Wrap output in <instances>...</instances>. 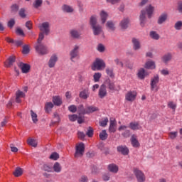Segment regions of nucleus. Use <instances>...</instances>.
Listing matches in <instances>:
<instances>
[{
	"label": "nucleus",
	"mask_w": 182,
	"mask_h": 182,
	"mask_svg": "<svg viewBox=\"0 0 182 182\" xmlns=\"http://www.w3.org/2000/svg\"><path fill=\"white\" fill-rule=\"evenodd\" d=\"M35 49L38 55H43L49 53L48 46L43 43H36L35 46Z\"/></svg>",
	"instance_id": "obj_4"
},
{
	"label": "nucleus",
	"mask_w": 182,
	"mask_h": 182,
	"mask_svg": "<svg viewBox=\"0 0 182 182\" xmlns=\"http://www.w3.org/2000/svg\"><path fill=\"white\" fill-rule=\"evenodd\" d=\"M100 16L102 23H105L106 21H107V17L109 16V15L106 11H102L100 13Z\"/></svg>",
	"instance_id": "obj_27"
},
{
	"label": "nucleus",
	"mask_w": 182,
	"mask_h": 182,
	"mask_svg": "<svg viewBox=\"0 0 182 182\" xmlns=\"http://www.w3.org/2000/svg\"><path fill=\"white\" fill-rule=\"evenodd\" d=\"M133 171L138 182L146 181V176H144V173L141 171L137 168H134Z\"/></svg>",
	"instance_id": "obj_7"
},
{
	"label": "nucleus",
	"mask_w": 182,
	"mask_h": 182,
	"mask_svg": "<svg viewBox=\"0 0 182 182\" xmlns=\"http://www.w3.org/2000/svg\"><path fill=\"white\" fill-rule=\"evenodd\" d=\"M78 139H80L81 140H83L85 137H86V134H85L82 132H78L77 133Z\"/></svg>",
	"instance_id": "obj_60"
},
{
	"label": "nucleus",
	"mask_w": 182,
	"mask_h": 182,
	"mask_svg": "<svg viewBox=\"0 0 182 182\" xmlns=\"http://www.w3.org/2000/svg\"><path fill=\"white\" fill-rule=\"evenodd\" d=\"M43 2V1L42 0H36L33 3L34 8H39V6L42 5Z\"/></svg>",
	"instance_id": "obj_52"
},
{
	"label": "nucleus",
	"mask_w": 182,
	"mask_h": 182,
	"mask_svg": "<svg viewBox=\"0 0 182 182\" xmlns=\"http://www.w3.org/2000/svg\"><path fill=\"white\" fill-rule=\"evenodd\" d=\"M176 9L179 14H182V0L178 1Z\"/></svg>",
	"instance_id": "obj_49"
},
{
	"label": "nucleus",
	"mask_w": 182,
	"mask_h": 182,
	"mask_svg": "<svg viewBox=\"0 0 182 182\" xmlns=\"http://www.w3.org/2000/svg\"><path fill=\"white\" fill-rule=\"evenodd\" d=\"M58 62V55H53L49 61H48V67L52 69V68H55V65H56V63Z\"/></svg>",
	"instance_id": "obj_14"
},
{
	"label": "nucleus",
	"mask_w": 182,
	"mask_h": 182,
	"mask_svg": "<svg viewBox=\"0 0 182 182\" xmlns=\"http://www.w3.org/2000/svg\"><path fill=\"white\" fill-rule=\"evenodd\" d=\"M98 95L101 99H103V97H105L106 95H107V91L106 90V85H101Z\"/></svg>",
	"instance_id": "obj_20"
},
{
	"label": "nucleus",
	"mask_w": 182,
	"mask_h": 182,
	"mask_svg": "<svg viewBox=\"0 0 182 182\" xmlns=\"http://www.w3.org/2000/svg\"><path fill=\"white\" fill-rule=\"evenodd\" d=\"M106 26L107 28H108L109 31H114V29H116V28L114 27V23H113V21H107Z\"/></svg>",
	"instance_id": "obj_41"
},
{
	"label": "nucleus",
	"mask_w": 182,
	"mask_h": 182,
	"mask_svg": "<svg viewBox=\"0 0 182 182\" xmlns=\"http://www.w3.org/2000/svg\"><path fill=\"white\" fill-rule=\"evenodd\" d=\"M84 153H85V144L82 142L77 144L75 147V157L76 159L79 157H82Z\"/></svg>",
	"instance_id": "obj_6"
},
{
	"label": "nucleus",
	"mask_w": 182,
	"mask_h": 182,
	"mask_svg": "<svg viewBox=\"0 0 182 182\" xmlns=\"http://www.w3.org/2000/svg\"><path fill=\"white\" fill-rule=\"evenodd\" d=\"M108 170L111 173H114V174H116V173H117V171H119V166H117V165H116L114 164H111L108 165Z\"/></svg>",
	"instance_id": "obj_25"
},
{
	"label": "nucleus",
	"mask_w": 182,
	"mask_h": 182,
	"mask_svg": "<svg viewBox=\"0 0 182 182\" xmlns=\"http://www.w3.org/2000/svg\"><path fill=\"white\" fill-rule=\"evenodd\" d=\"M116 124H117L116 119H110L109 128L110 133H114V132H116Z\"/></svg>",
	"instance_id": "obj_23"
},
{
	"label": "nucleus",
	"mask_w": 182,
	"mask_h": 182,
	"mask_svg": "<svg viewBox=\"0 0 182 182\" xmlns=\"http://www.w3.org/2000/svg\"><path fill=\"white\" fill-rule=\"evenodd\" d=\"M107 123H109V119H107V117L102 119V121L100 122V124L102 127L107 126Z\"/></svg>",
	"instance_id": "obj_47"
},
{
	"label": "nucleus",
	"mask_w": 182,
	"mask_h": 182,
	"mask_svg": "<svg viewBox=\"0 0 182 182\" xmlns=\"http://www.w3.org/2000/svg\"><path fill=\"white\" fill-rule=\"evenodd\" d=\"M159 82H160V77L158 75L154 76V77L151 79V90L159 92V87L157 86Z\"/></svg>",
	"instance_id": "obj_8"
},
{
	"label": "nucleus",
	"mask_w": 182,
	"mask_h": 182,
	"mask_svg": "<svg viewBox=\"0 0 182 182\" xmlns=\"http://www.w3.org/2000/svg\"><path fill=\"white\" fill-rule=\"evenodd\" d=\"M105 49V48L103 44H98L97 47V50H98V52H104Z\"/></svg>",
	"instance_id": "obj_57"
},
{
	"label": "nucleus",
	"mask_w": 182,
	"mask_h": 182,
	"mask_svg": "<svg viewBox=\"0 0 182 182\" xmlns=\"http://www.w3.org/2000/svg\"><path fill=\"white\" fill-rule=\"evenodd\" d=\"M132 43L134 50H139L141 48V44H140V41L137 38H132Z\"/></svg>",
	"instance_id": "obj_24"
},
{
	"label": "nucleus",
	"mask_w": 182,
	"mask_h": 182,
	"mask_svg": "<svg viewBox=\"0 0 182 182\" xmlns=\"http://www.w3.org/2000/svg\"><path fill=\"white\" fill-rule=\"evenodd\" d=\"M117 151L123 154V156H127L129 154V148L126 146H119L117 147Z\"/></svg>",
	"instance_id": "obj_17"
},
{
	"label": "nucleus",
	"mask_w": 182,
	"mask_h": 182,
	"mask_svg": "<svg viewBox=\"0 0 182 182\" xmlns=\"http://www.w3.org/2000/svg\"><path fill=\"white\" fill-rule=\"evenodd\" d=\"M16 32L17 35H19L20 36H25V33H23V31L20 28H16Z\"/></svg>",
	"instance_id": "obj_58"
},
{
	"label": "nucleus",
	"mask_w": 182,
	"mask_h": 182,
	"mask_svg": "<svg viewBox=\"0 0 182 182\" xmlns=\"http://www.w3.org/2000/svg\"><path fill=\"white\" fill-rule=\"evenodd\" d=\"M173 59V55L170 53H168L164 55L161 58V60L165 65H167Z\"/></svg>",
	"instance_id": "obj_16"
},
{
	"label": "nucleus",
	"mask_w": 182,
	"mask_h": 182,
	"mask_svg": "<svg viewBox=\"0 0 182 182\" xmlns=\"http://www.w3.org/2000/svg\"><path fill=\"white\" fill-rule=\"evenodd\" d=\"M168 107H169V109H172V110H176V109H177V104L173 101L168 102Z\"/></svg>",
	"instance_id": "obj_44"
},
{
	"label": "nucleus",
	"mask_w": 182,
	"mask_h": 182,
	"mask_svg": "<svg viewBox=\"0 0 182 182\" xmlns=\"http://www.w3.org/2000/svg\"><path fill=\"white\" fill-rule=\"evenodd\" d=\"M100 77H102V73H95L93 75L94 82H99L100 80Z\"/></svg>",
	"instance_id": "obj_45"
},
{
	"label": "nucleus",
	"mask_w": 182,
	"mask_h": 182,
	"mask_svg": "<svg viewBox=\"0 0 182 182\" xmlns=\"http://www.w3.org/2000/svg\"><path fill=\"white\" fill-rule=\"evenodd\" d=\"M89 95H90V93L89 92V89L86 88L84 89L82 91L80 92L79 96L81 99H84V100H86V99L89 97Z\"/></svg>",
	"instance_id": "obj_19"
},
{
	"label": "nucleus",
	"mask_w": 182,
	"mask_h": 182,
	"mask_svg": "<svg viewBox=\"0 0 182 182\" xmlns=\"http://www.w3.org/2000/svg\"><path fill=\"white\" fill-rule=\"evenodd\" d=\"M44 38H45V36H43V33H41L39 34V37L36 43H42V41H43Z\"/></svg>",
	"instance_id": "obj_59"
},
{
	"label": "nucleus",
	"mask_w": 182,
	"mask_h": 182,
	"mask_svg": "<svg viewBox=\"0 0 182 182\" xmlns=\"http://www.w3.org/2000/svg\"><path fill=\"white\" fill-rule=\"evenodd\" d=\"M68 110L71 112L72 113H76V111L77 110V107H76L75 105H71L68 107Z\"/></svg>",
	"instance_id": "obj_56"
},
{
	"label": "nucleus",
	"mask_w": 182,
	"mask_h": 182,
	"mask_svg": "<svg viewBox=\"0 0 182 182\" xmlns=\"http://www.w3.org/2000/svg\"><path fill=\"white\" fill-rule=\"evenodd\" d=\"M150 37L152 39H155V41H157L160 38V36L156 32V31H151L150 32Z\"/></svg>",
	"instance_id": "obj_42"
},
{
	"label": "nucleus",
	"mask_w": 182,
	"mask_h": 182,
	"mask_svg": "<svg viewBox=\"0 0 182 182\" xmlns=\"http://www.w3.org/2000/svg\"><path fill=\"white\" fill-rule=\"evenodd\" d=\"M30 49H29V46H23V50H22V53L23 55H28V53H29L30 52Z\"/></svg>",
	"instance_id": "obj_48"
},
{
	"label": "nucleus",
	"mask_w": 182,
	"mask_h": 182,
	"mask_svg": "<svg viewBox=\"0 0 182 182\" xmlns=\"http://www.w3.org/2000/svg\"><path fill=\"white\" fill-rule=\"evenodd\" d=\"M53 171H55V173H60V171H62V166L59 162H55L53 166Z\"/></svg>",
	"instance_id": "obj_30"
},
{
	"label": "nucleus",
	"mask_w": 182,
	"mask_h": 182,
	"mask_svg": "<svg viewBox=\"0 0 182 182\" xmlns=\"http://www.w3.org/2000/svg\"><path fill=\"white\" fill-rule=\"evenodd\" d=\"M153 14H154V6L151 4H149L144 9L141 11V14L139 16L141 26L143 27L146 25V15H147L148 18L150 19V18L153 16Z\"/></svg>",
	"instance_id": "obj_1"
},
{
	"label": "nucleus",
	"mask_w": 182,
	"mask_h": 182,
	"mask_svg": "<svg viewBox=\"0 0 182 182\" xmlns=\"http://www.w3.org/2000/svg\"><path fill=\"white\" fill-rule=\"evenodd\" d=\"M90 24L92 28L93 33L95 36L100 35L102 33V27L97 25V16H92L90 19Z\"/></svg>",
	"instance_id": "obj_2"
},
{
	"label": "nucleus",
	"mask_w": 182,
	"mask_h": 182,
	"mask_svg": "<svg viewBox=\"0 0 182 182\" xmlns=\"http://www.w3.org/2000/svg\"><path fill=\"white\" fill-rule=\"evenodd\" d=\"M147 75L149 74L146 73L143 68H141L138 72V77H139V79H144Z\"/></svg>",
	"instance_id": "obj_36"
},
{
	"label": "nucleus",
	"mask_w": 182,
	"mask_h": 182,
	"mask_svg": "<svg viewBox=\"0 0 182 182\" xmlns=\"http://www.w3.org/2000/svg\"><path fill=\"white\" fill-rule=\"evenodd\" d=\"M15 62V57L11 56L9 57L5 62H4V66L5 68H11L12 65H14V63Z\"/></svg>",
	"instance_id": "obj_21"
},
{
	"label": "nucleus",
	"mask_w": 182,
	"mask_h": 182,
	"mask_svg": "<svg viewBox=\"0 0 182 182\" xmlns=\"http://www.w3.org/2000/svg\"><path fill=\"white\" fill-rule=\"evenodd\" d=\"M27 144L29 146H31L32 147H37L38 146V141L36 139H28L27 140Z\"/></svg>",
	"instance_id": "obj_35"
},
{
	"label": "nucleus",
	"mask_w": 182,
	"mask_h": 182,
	"mask_svg": "<svg viewBox=\"0 0 182 182\" xmlns=\"http://www.w3.org/2000/svg\"><path fill=\"white\" fill-rule=\"evenodd\" d=\"M131 143L133 147L137 148L140 147V143H139V141L136 138V136L132 135L131 137Z\"/></svg>",
	"instance_id": "obj_29"
},
{
	"label": "nucleus",
	"mask_w": 182,
	"mask_h": 182,
	"mask_svg": "<svg viewBox=\"0 0 182 182\" xmlns=\"http://www.w3.org/2000/svg\"><path fill=\"white\" fill-rule=\"evenodd\" d=\"M129 22L130 21L128 18H124V19H122L119 23V26L121 29H127V28H129Z\"/></svg>",
	"instance_id": "obj_18"
},
{
	"label": "nucleus",
	"mask_w": 182,
	"mask_h": 182,
	"mask_svg": "<svg viewBox=\"0 0 182 182\" xmlns=\"http://www.w3.org/2000/svg\"><path fill=\"white\" fill-rule=\"evenodd\" d=\"M107 132H106V130H102L100 134V139L101 140H106L107 139Z\"/></svg>",
	"instance_id": "obj_43"
},
{
	"label": "nucleus",
	"mask_w": 182,
	"mask_h": 182,
	"mask_svg": "<svg viewBox=\"0 0 182 182\" xmlns=\"http://www.w3.org/2000/svg\"><path fill=\"white\" fill-rule=\"evenodd\" d=\"M23 99H25V93L21 90L16 91V103H21Z\"/></svg>",
	"instance_id": "obj_12"
},
{
	"label": "nucleus",
	"mask_w": 182,
	"mask_h": 182,
	"mask_svg": "<svg viewBox=\"0 0 182 182\" xmlns=\"http://www.w3.org/2000/svg\"><path fill=\"white\" fill-rule=\"evenodd\" d=\"M150 0H140V2L138 4V6L140 8H143V6H146V5H147V3Z\"/></svg>",
	"instance_id": "obj_50"
},
{
	"label": "nucleus",
	"mask_w": 182,
	"mask_h": 182,
	"mask_svg": "<svg viewBox=\"0 0 182 182\" xmlns=\"http://www.w3.org/2000/svg\"><path fill=\"white\" fill-rule=\"evenodd\" d=\"M91 69L94 71L105 70L106 69V63L102 59L96 58L91 66Z\"/></svg>",
	"instance_id": "obj_3"
},
{
	"label": "nucleus",
	"mask_w": 182,
	"mask_h": 182,
	"mask_svg": "<svg viewBox=\"0 0 182 182\" xmlns=\"http://www.w3.org/2000/svg\"><path fill=\"white\" fill-rule=\"evenodd\" d=\"M114 63H115L116 65H117L118 66H121V68H123V63H122V61H120V59L116 58V59L114 60Z\"/></svg>",
	"instance_id": "obj_62"
},
{
	"label": "nucleus",
	"mask_w": 182,
	"mask_h": 182,
	"mask_svg": "<svg viewBox=\"0 0 182 182\" xmlns=\"http://www.w3.org/2000/svg\"><path fill=\"white\" fill-rule=\"evenodd\" d=\"M146 69H156V63L152 60L147 61L145 63Z\"/></svg>",
	"instance_id": "obj_33"
},
{
	"label": "nucleus",
	"mask_w": 182,
	"mask_h": 182,
	"mask_svg": "<svg viewBox=\"0 0 182 182\" xmlns=\"http://www.w3.org/2000/svg\"><path fill=\"white\" fill-rule=\"evenodd\" d=\"M136 96L137 92L136 91H129L125 95V100H127V102H134Z\"/></svg>",
	"instance_id": "obj_10"
},
{
	"label": "nucleus",
	"mask_w": 182,
	"mask_h": 182,
	"mask_svg": "<svg viewBox=\"0 0 182 182\" xmlns=\"http://www.w3.org/2000/svg\"><path fill=\"white\" fill-rule=\"evenodd\" d=\"M43 170L44 171H48V173H52L53 171V168L52 166H50L49 164H44L43 166Z\"/></svg>",
	"instance_id": "obj_38"
},
{
	"label": "nucleus",
	"mask_w": 182,
	"mask_h": 182,
	"mask_svg": "<svg viewBox=\"0 0 182 182\" xmlns=\"http://www.w3.org/2000/svg\"><path fill=\"white\" fill-rule=\"evenodd\" d=\"M14 177H21L23 174V169L19 167H17L15 171L13 172Z\"/></svg>",
	"instance_id": "obj_32"
},
{
	"label": "nucleus",
	"mask_w": 182,
	"mask_h": 182,
	"mask_svg": "<svg viewBox=\"0 0 182 182\" xmlns=\"http://www.w3.org/2000/svg\"><path fill=\"white\" fill-rule=\"evenodd\" d=\"M78 109L80 110V112L82 114H89V113H93L95 112H97L99 110V108L95 106H88L85 109L83 107V105H80L78 107Z\"/></svg>",
	"instance_id": "obj_5"
},
{
	"label": "nucleus",
	"mask_w": 182,
	"mask_h": 182,
	"mask_svg": "<svg viewBox=\"0 0 182 182\" xmlns=\"http://www.w3.org/2000/svg\"><path fill=\"white\" fill-rule=\"evenodd\" d=\"M62 10L63 11V12H66L67 14H72V12H73L74 11L73 7L68 4H64L62 6Z\"/></svg>",
	"instance_id": "obj_28"
},
{
	"label": "nucleus",
	"mask_w": 182,
	"mask_h": 182,
	"mask_svg": "<svg viewBox=\"0 0 182 182\" xmlns=\"http://www.w3.org/2000/svg\"><path fill=\"white\" fill-rule=\"evenodd\" d=\"M40 30L43 33L48 35L49 33V23L48 22H44L40 26Z\"/></svg>",
	"instance_id": "obj_15"
},
{
	"label": "nucleus",
	"mask_w": 182,
	"mask_h": 182,
	"mask_svg": "<svg viewBox=\"0 0 182 182\" xmlns=\"http://www.w3.org/2000/svg\"><path fill=\"white\" fill-rule=\"evenodd\" d=\"M79 49H80V46L75 45L73 49L70 51V55L72 62H75V59H79Z\"/></svg>",
	"instance_id": "obj_9"
},
{
	"label": "nucleus",
	"mask_w": 182,
	"mask_h": 182,
	"mask_svg": "<svg viewBox=\"0 0 182 182\" xmlns=\"http://www.w3.org/2000/svg\"><path fill=\"white\" fill-rule=\"evenodd\" d=\"M18 66L21 68V72L23 73H29V70H31V65H29V64H25L23 63H20Z\"/></svg>",
	"instance_id": "obj_13"
},
{
	"label": "nucleus",
	"mask_w": 182,
	"mask_h": 182,
	"mask_svg": "<svg viewBox=\"0 0 182 182\" xmlns=\"http://www.w3.org/2000/svg\"><path fill=\"white\" fill-rule=\"evenodd\" d=\"M105 72L109 77H114V73H113V68H107L105 70Z\"/></svg>",
	"instance_id": "obj_39"
},
{
	"label": "nucleus",
	"mask_w": 182,
	"mask_h": 182,
	"mask_svg": "<svg viewBox=\"0 0 182 182\" xmlns=\"http://www.w3.org/2000/svg\"><path fill=\"white\" fill-rule=\"evenodd\" d=\"M30 114L31 116L32 122L35 124L38 123V114L33 110L30 111Z\"/></svg>",
	"instance_id": "obj_37"
},
{
	"label": "nucleus",
	"mask_w": 182,
	"mask_h": 182,
	"mask_svg": "<svg viewBox=\"0 0 182 182\" xmlns=\"http://www.w3.org/2000/svg\"><path fill=\"white\" fill-rule=\"evenodd\" d=\"M86 134L88 136V137H92L93 136V129L90 127Z\"/></svg>",
	"instance_id": "obj_61"
},
{
	"label": "nucleus",
	"mask_w": 182,
	"mask_h": 182,
	"mask_svg": "<svg viewBox=\"0 0 182 182\" xmlns=\"http://www.w3.org/2000/svg\"><path fill=\"white\" fill-rule=\"evenodd\" d=\"M70 35L73 38H77L80 36V32L77 30H71Z\"/></svg>",
	"instance_id": "obj_40"
},
{
	"label": "nucleus",
	"mask_w": 182,
	"mask_h": 182,
	"mask_svg": "<svg viewBox=\"0 0 182 182\" xmlns=\"http://www.w3.org/2000/svg\"><path fill=\"white\" fill-rule=\"evenodd\" d=\"M174 28L176 31H180L182 28V21H177L174 25Z\"/></svg>",
	"instance_id": "obj_51"
},
{
	"label": "nucleus",
	"mask_w": 182,
	"mask_h": 182,
	"mask_svg": "<svg viewBox=\"0 0 182 182\" xmlns=\"http://www.w3.org/2000/svg\"><path fill=\"white\" fill-rule=\"evenodd\" d=\"M53 103L48 102L46 103L44 109L47 113H49V112H51L52 109H53Z\"/></svg>",
	"instance_id": "obj_34"
},
{
	"label": "nucleus",
	"mask_w": 182,
	"mask_h": 182,
	"mask_svg": "<svg viewBox=\"0 0 182 182\" xmlns=\"http://www.w3.org/2000/svg\"><path fill=\"white\" fill-rule=\"evenodd\" d=\"M53 102L55 106H60L63 103L62 97L59 95L53 97Z\"/></svg>",
	"instance_id": "obj_22"
},
{
	"label": "nucleus",
	"mask_w": 182,
	"mask_h": 182,
	"mask_svg": "<svg viewBox=\"0 0 182 182\" xmlns=\"http://www.w3.org/2000/svg\"><path fill=\"white\" fill-rule=\"evenodd\" d=\"M14 25H15V19L14 18L10 19L9 21L7 23V26H9V28H10L11 29L14 28Z\"/></svg>",
	"instance_id": "obj_53"
},
{
	"label": "nucleus",
	"mask_w": 182,
	"mask_h": 182,
	"mask_svg": "<svg viewBox=\"0 0 182 182\" xmlns=\"http://www.w3.org/2000/svg\"><path fill=\"white\" fill-rule=\"evenodd\" d=\"M129 129L132 130H140V129H141V126H140L139 122H131L129 124Z\"/></svg>",
	"instance_id": "obj_31"
},
{
	"label": "nucleus",
	"mask_w": 182,
	"mask_h": 182,
	"mask_svg": "<svg viewBox=\"0 0 182 182\" xmlns=\"http://www.w3.org/2000/svg\"><path fill=\"white\" fill-rule=\"evenodd\" d=\"M178 136V132H171L168 133V136L171 140H174Z\"/></svg>",
	"instance_id": "obj_46"
},
{
	"label": "nucleus",
	"mask_w": 182,
	"mask_h": 182,
	"mask_svg": "<svg viewBox=\"0 0 182 182\" xmlns=\"http://www.w3.org/2000/svg\"><path fill=\"white\" fill-rule=\"evenodd\" d=\"M19 16L21 18H25L26 16V14H25V9H21L19 11Z\"/></svg>",
	"instance_id": "obj_63"
},
{
	"label": "nucleus",
	"mask_w": 182,
	"mask_h": 182,
	"mask_svg": "<svg viewBox=\"0 0 182 182\" xmlns=\"http://www.w3.org/2000/svg\"><path fill=\"white\" fill-rule=\"evenodd\" d=\"M80 182H87V177L85 176H82L80 179Z\"/></svg>",
	"instance_id": "obj_64"
},
{
	"label": "nucleus",
	"mask_w": 182,
	"mask_h": 182,
	"mask_svg": "<svg viewBox=\"0 0 182 182\" xmlns=\"http://www.w3.org/2000/svg\"><path fill=\"white\" fill-rule=\"evenodd\" d=\"M50 160H58V159H59V154L56 152H54L50 156Z\"/></svg>",
	"instance_id": "obj_55"
},
{
	"label": "nucleus",
	"mask_w": 182,
	"mask_h": 182,
	"mask_svg": "<svg viewBox=\"0 0 182 182\" xmlns=\"http://www.w3.org/2000/svg\"><path fill=\"white\" fill-rule=\"evenodd\" d=\"M106 84L108 87V89L111 90L112 92H114L116 90H119L116 87L114 86V82H112L110 80H106Z\"/></svg>",
	"instance_id": "obj_26"
},
{
	"label": "nucleus",
	"mask_w": 182,
	"mask_h": 182,
	"mask_svg": "<svg viewBox=\"0 0 182 182\" xmlns=\"http://www.w3.org/2000/svg\"><path fill=\"white\" fill-rule=\"evenodd\" d=\"M70 122H76L77 120V115L76 114H70L68 115Z\"/></svg>",
	"instance_id": "obj_54"
},
{
	"label": "nucleus",
	"mask_w": 182,
	"mask_h": 182,
	"mask_svg": "<svg viewBox=\"0 0 182 182\" xmlns=\"http://www.w3.org/2000/svg\"><path fill=\"white\" fill-rule=\"evenodd\" d=\"M168 18V14L164 12L162 13L158 18L157 23L158 25H163Z\"/></svg>",
	"instance_id": "obj_11"
}]
</instances>
